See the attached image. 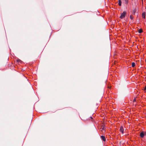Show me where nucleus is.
<instances>
[{
  "instance_id": "nucleus-9",
  "label": "nucleus",
  "mask_w": 146,
  "mask_h": 146,
  "mask_svg": "<svg viewBox=\"0 0 146 146\" xmlns=\"http://www.w3.org/2000/svg\"><path fill=\"white\" fill-rule=\"evenodd\" d=\"M130 18L131 19H133V18H134V17H133V15H130Z\"/></svg>"
},
{
  "instance_id": "nucleus-13",
  "label": "nucleus",
  "mask_w": 146,
  "mask_h": 146,
  "mask_svg": "<svg viewBox=\"0 0 146 146\" xmlns=\"http://www.w3.org/2000/svg\"><path fill=\"white\" fill-rule=\"evenodd\" d=\"M136 101V99H135V98L133 100V102H135Z\"/></svg>"
},
{
  "instance_id": "nucleus-6",
  "label": "nucleus",
  "mask_w": 146,
  "mask_h": 146,
  "mask_svg": "<svg viewBox=\"0 0 146 146\" xmlns=\"http://www.w3.org/2000/svg\"><path fill=\"white\" fill-rule=\"evenodd\" d=\"M143 32V30L142 29H140L138 31L139 33H141Z\"/></svg>"
},
{
  "instance_id": "nucleus-8",
  "label": "nucleus",
  "mask_w": 146,
  "mask_h": 146,
  "mask_svg": "<svg viewBox=\"0 0 146 146\" xmlns=\"http://www.w3.org/2000/svg\"><path fill=\"white\" fill-rule=\"evenodd\" d=\"M135 66V64L134 62H132V66L133 67H134Z\"/></svg>"
},
{
  "instance_id": "nucleus-3",
  "label": "nucleus",
  "mask_w": 146,
  "mask_h": 146,
  "mask_svg": "<svg viewBox=\"0 0 146 146\" xmlns=\"http://www.w3.org/2000/svg\"><path fill=\"white\" fill-rule=\"evenodd\" d=\"M120 131L123 134L124 129H123V127L122 126L121 127H120Z\"/></svg>"
},
{
  "instance_id": "nucleus-16",
  "label": "nucleus",
  "mask_w": 146,
  "mask_h": 146,
  "mask_svg": "<svg viewBox=\"0 0 146 146\" xmlns=\"http://www.w3.org/2000/svg\"><path fill=\"white\" fill-rule=\"evenodd\" d=\"M91 117V118L92 119V117Z\"/></svg>"
},
{
  "instance_id": "nucleus-12",
  "label": "nucleus",
  "mask_w": 146,
  "mask_h": 146,
  "mask_svg": "<svg viewBox=\"0 0 146 146\" xmlns=\"http://www.w3.org/2000/svg\"><path fill=\"white\" fill-rule=\"evenodd\" d=\"M136 11V9H135L134 10H133V14H135V12Z\"/></svg>"
},
{
  "instance_id": "nucleus-11",
  "label": "nucleus",
  "mask_w": 146,
  "mask_h": 146,
  "mask_svg": "<svg viewBox=\"0 0 146 146\" xmlns=\"http://www.w3.org/2000/svg\"><path fill=\"white\" fill-rule=\"evenodd\" d=\"M128 0H125V3L127 4L128 3Z\"/></svg>"
},
{
  "instance_id": "nucleus-4",
  "label": "nucleus",
  "mask_w": 146,
  "mask_h": 146,
  "mask_svg": "<svg viewBox=\"0 0 146 146\" xmlns=\"http://www.w3.org/2000/svg\"><path fill=\"white\" fill-rule=\"evenodd\" d=\"M101 138L104 141H106V138L104 136L102 135L101 136Z\"/></svg>"
},
{
  "instance_id": "nucleus-7",
  "label": "nucleus",
  "mask_w": 146,
  "mask_h": 146,
  "mask_svg": "<svg viewBox=\"0 0 146 146\" xmlns=\"http://www.w3.org/2000/svg\"><path fill=\"white\" fill-rule=\"evenodd\" d=\"M118 4L119 6H120L121 5V0H119V3H118Z\"/></svg>"
},
{
  "instance_id": "nucleus-1",
  "label": "nucleus",
  "mask_w": 146,
  "mask_h": 146,
  "mask_svg": "<svg viewBox=\"0 0 146 146\" xmlns=\"http://www.w3.org/2000/svg\"><path fill=\"white\" fill-rule=\"evenodd\" d=\"M126 14V12L125 11H124L123 13H122L121 14V15L120 17V18L121 19H123L125 17Z\"/></svg>"
},
{
  "instance_id": "nucleus-2",
  "label": "nucleus",
  "mask_w": 146,
  "mask_h": 146,
  "mask_svg": "<svg viewBox=\"0 0 146 146\" xmlns=\"http://www.w3.org/2000/svg\"><path fill=\"white\" fill-rule=\"evenodd\" d=\"M145 135H146V132H142L140 133V136L142 138H143Z\"/></svg>"
},
{
  "instance_id": "nucleus-14",
  "label": "nucleus",
  "mask_w": 146,
  "mask_h": 146,
  "mask_svg": "<svg viewBox=\"0 0 146 146\" xmlns=\"http://www.w3.org/2000/svg\"><path fill=\"white\" fill-rule=\"evenodd\" d=\"M144 90H146V86L145 87Z\"/></svg>"
},
{
  "instance_id": "nucleus-5",
  "label": "nucleus",
  "mask_w": 146,
  "mask_h": 146,
  "mask_svg": "<svg viewBox=\"0 0 146 146\" xmlns=\"http://www.w3.org/2000/svg\"><path fill=\"white\" fill-rule=\"evenodd\" d=\"M146 15V13L145 12H143L142 14V17L145 19Z\"/></svg>"
},
{
  "instance_id": "nucleus-10",
  "label": "nucleus",
  "mask_w": 146,
  "mask_h": 146,
  "mask_svg": "<svg viewBox=\"0 0 146 146\" xmlns=\"http://www.w3.org/2000/svg\"><path fill=\"white\" fill-rule=\"evenodd\" d=\"M102 129L103 131V133L105 132V131L104 130V127L102 128Z\"/></svg>"
},
{
  "instance_id": "nucleus-15",
  "label": "nucleus",
  "mask_w": 146,
  "mask_h": 146,
  "mask_svg": "<svg viewBox=\"0 0 146 146\" xmlns=\"http://www.w3.org/2000/svg\"><path fill=\"white\" fill-rule=\"evenodd\" d=\"M20 61V60H17V62H19V61Z\"/></svg>"
}]
</instances>
